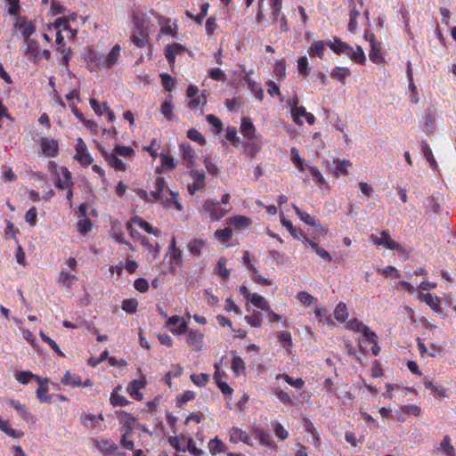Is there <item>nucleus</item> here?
<instances>
[{
    "label": "nucleus",
    "instance_id": "32",
    "mask_svg": "<svg viewBox=\"0 0 456 456\" xmlns=\"http://www.w3.org/2000/svg\"><path fill=\"white\" fill-rule=\"evenodd\" d=\"M250 302L257 308L267 311L269 310L267 301L262 296L256 293L251 295Z\"/></svg>",
    "mask_w": 456,
    "mask_h": 456
},
{
    "label": "nucleus",
    "instance_id": "59",
    "mask_svg": "<svg viewBox=\"0 0 456 456\" xmlns=\"http://www.w3.org/2000/svg\"><path fill=\"white\" fill-rule=\"evenodd\" d=\"M48 388L46 387H43V383L40 384V387L37 390V398L43 403H49L50 396L47 395Z\"/></svg>",
    "mask_w": 456,
    "mask_h": 456
},
{
    "label": "nucleus",
    "instance_id": "41",
    "mask_svg": "<svg viewBox=\"0 0 456 456\" xmlns=\"http://www.w3.org/2000/svg\"><path fill=\"white\" fill-rule=\"evenodd\" d=\"M209 451L212 454L222 452L224 451V444L221 440L216 437L209 443Z\"/></svg>",
    "mask_w": 456,
    "mask_h": 456
},
{
    "label": "nucleus",
    "instance_id": "63",
    "mask_svg": "<svg viewBox=\"0 0 456 456\" xmlns=\"http://www.w3.org/2000/svg\"><path fill=\"white\" fill-rule=\"evenodd\" d=\"M134 289L140 292H146L149 289V283L143 278H139L134 281Z\"/></svg>",
    "mask_w": 456,
    "mask_h": 456
},
{
    "label": "nucleus",
    "instance_id": "47",
    "mask_svg": "<svg viewBox=\"0 0 456 456\" xmlns=\"http://www.w3.org/2000/svg\"><path fill=\"white\" fill-rule=\"evenodd\" d=\"M41 338L43 339V341H45V343H47L50 347L55 352L57 353L59 355H61L63 356V353L62 351L60 349L59 346L57 345V343L52 339L50 337L46 336L44 332H40L39 333Z\"/></svg>",
    "mask_w": 456,
    "mask_h": 456
},
{
    "label": "nucleus",
    "instance_id": "46",
    "mask_svg": "<svg viewBox=\"0 0 456 456\" xmlns=\"http://www.w3.org/2000/svg\"><path fill=\"white\" fill-rule=\"evenodd\" d=\"M423 382H424V386L426 387V388H428L431 392H433L436 395H437L439 396H442V397H445L446 396V393H445L444 389L439 388L432 381H430L428 379H424Z\"/></svg>",
    "mask_w": 456,
    "mask_h": 456
},
{
    "label": "nucleus",
    "instance_id": "2",
    "mask_svg": "<svg viewBox=\"0 0 456 456\" xmlns=\"http://www.w3.org/2000/svg\"><path fill=\"white\" fill-rule=\"evenodd\" d=\"M202 214H208L214 221L222 219L228 212V210L221 208L218 201L206 200L200 208Z\"/></svg>",
    "mask_w": 456,
    "mask_h": 456
},
{
    "label": "nucleus",
    "instance_id": "22",
    "mask_svg": "<svg viewBox=\"0 0 456 456\" xmlns=\"http://www.w3.org/2000/svg\"><path fill=\"white\" fill-rule=\"evenodd\" d=\"M245 82L248 84V88L250 91L254 94L256 98H257L259 101H263L264 99V92L260 86L256 84L253 79H251L249 77L246 76L244 77Z\"/></svg>",
    "mask_w": 456,
    "mask_h": 456
},
{
    "label": "nucleus",
    "instance_id": "28",
    "mask_svg": "<svg viewBox=\"0 0 456 456\" xmlns=\"http://www.w3.org/2000/svg\"><path fill=\"white\" fill-rule=\"evenodd\" d=\"M10 405L17 411L19 415L25 420H28L31 417L30 413L27 411L26 406L18 401L12 400Z\"/></svg>",
    "mask_w": 456,
    "mask_h": 456
},
{
    "label": "nucleus",
    "instance_id": "40",
    "mask_svg": "<svg viewBox=\"0 0 456 456\" xmlns=\"http://www.w3.org/2000/svg\"><path fill=\"white\" fill-rule=\"evenodd\" d=\"M204 246L205 242L202 240L194 239L189 243L188 248L192 254L199 255Z\"/></svg>",
    "mask_w": 456,
    "mask_h": 456
},
{
    "label": "nucleus",
    "instance_id": "1",
    "mask_svg": "<svg viewBox=\"0 0 456 456\" xmlns=\"http://www.w3.org/2000/svg\"><path fill=\"white\" fill-rule=\"evenodd\" d=\"M150 40L149 21L142 12L133 14L132 43L139 48L146 46Z\"/></svg>",
    "mask_w": 456,
    "mask_h": 456
},
{
    "label": "nucleus",
    "instance_id": "33",
    "mask_svg": "<svg viewBox=\"0 0 456 456\" xmlns=\"http://www.w3.org/2000/svg\"><path fill=\"white\" fill-rule=\"evenodd\" d=\"M245 369L246 367L243 360L240 356H235L232 361V370L233 372L239 376L240 373H244Z\"/></svg>",
    "mask_w": 456,
    "mask_h": 456
},
{
    "label": "nucleus",
    "instance_id": "34",
    "mask_svg": "<svg viewBox=\"0 0 456 456\" xmlns=\"http://www.w3.org/2000/svg\"><path fill=\"white\" fill-rule=\"evenodd\" d=\"M348 57L360 64H363L366 61L365 53L361 46H357L356 50L352 47V53H349Z\"/></svg>",
    "mask_w": 456,
    "mask_h": 456
},
{
    "label": "nucleus",
    "instance_id": "48",
    "mask_svg": "<svg viewBox=\"0 0 456 456\" xmlns=\"http://www.w3.org/2000/svg\"><path fill=\"white\" fill-rule=\"evenodd\" d=\"M61 382L67 386L77 387L80 386V379L77 376L72 375L69 371L65 373L64 379Z\"/></svg>",
    "mask_w": 456,
    "mask_h": 456
},
{
    "label": "nucleus",
    "instance_id": "16",
    "mask_svg": "<svg viewBox=\"0 0 456 456\" xmlns=\"http://www.w3.org/2000/svg\"><path fill=\"white\" fill-rule=\"evenodd\" d=\"M15 378L20 384L23 385L28 384L32 379H36L39 384L48 382L47 379L43 380L40 377L34 375L30 371H19L15 374Z\"/></svg>",
    "mask_w": 456,
    "mask_h": 456
},
{
    "label": "nucleus",
    "instance_id": "58",
    "mask_svg": "<svg viewBox=\"0 0 456 456\" xmlns=\"http://www.w3.org/2000/svg\"><path fill=\"white\" fill-rule=\"evenodd\" d=\"M308 169H309L312 176L316 180V182L319 184H326L327 183L325 178L323 177V175L321 174L320 170L317 167L309 166Z\"/></svg>",
    "mask_w": 456,
    "mask_h": 456
},
{
    "label": "nucleus",
    "instance_id": "36",
    "mask_svg": "<svg viewBox=\"0 0 456 456\" xmlns=\"http://www.w3.org/2000/svg\"><path fill=\"white\" fill-rule=\"evenodd\" d=\"M293 208L295 209L296 214L299 216V218L302 221H304L305 223H306L307 224H309L311 226L316 225V222H315L314 218L312 217L309 214L300 210V208H297L296 205H293Z\"/></svg>",
    "mask_w": 456,
    "mask_h": 456
},
{
    "label": "nucleus",
    "instance_id": "61",
    "mask_svg": "<svg viewBox=\"0 0 456 456\" xmlns=\"http://www.w3.org/2000/svg\"><path fill=\"white\" fill-rule=\"evenodd\" d=\"M110 403L114 406H124L128 403V401L124 396L112 393L110 396Z\"/></svg>",
    "mask_w": 456,
    "mask_h": 456
},
{
    "label": "nucleus",
    "instance_id": "6",
    "mask_svg": "<svg viewBox=\"0 0 456 456\" xmlns=\"http://www.w3.org/2000/svg\"><path fill=\"white\" fill-rule=\"evenodd\" d=\"M40 147L42 153L47 157H55L58 153V142L53 139L42 138Z\"/></svg>",
    "mask_w": 456,
    "mask_h": 456
},
{
    "label": "nucleus",
    "instance_id": "26",
    "mask_svg": "<svg viewBox=\"0 0 456 456\" xmlns=\"http://www.w3.org/2000/svg\"><path fill=\"white\" fill-rule=\"evenodd\" d=\"M26 43V52L25 53L33 57L36 62L38 61V48L37 42L32 39H25Z\"/></svg>",
    "mask_w": 456,
    "mask_h": 456
},
{
    "label": "nucleus",
    "instance_id": "5",
    "mask_svg": "<svg viewBox=\"0 0 456 456\" xmlns=\"http://www.w3.org/2000/svg\"><path fill=\"white\" fill-rule=\"evenodd\" d=\"M365 39L369 41L370 50L369 53L370 60L375 63H380L383 61L381 53V44L376 40L374 34H365Z\"/></svg>",
    "mask_w": 456,
    "mask_h": 456
},
{
    "label": "nucleus",
    "instance_id": "45",
    "mask_svg": "<svg viewBox=\"0 0 456 456\" xmlns=\"http://www.w3.org/2000/svg\"><path fill=\"white\" fill-rule=\"evenodd\" d=\"M191 381L199 387H204L209 380V376L205 373L191 375Z\"/></svg>",
    "mask_w": 456,
    "mask_h": 456
},
{
    "label": "nucleus",
    "instance_id": "11",
    "mask_svg": "<svg viewBox=\"0 0 456 456\" xmlns=\"http://www.w3.org/2000/svg\"><path fill=\"white\" fill-rule=\"evenodd\" d=\"M154 190L161 192L163 194V192L166 191H168V193L173 197L174 200H175V204L176 206V208L180 210L181 209V205L180 203L176 200V197H177V193L169 190V189H167L166 188V182H165V179L161 176H158L154 182Z\"/></svg>",
    "mask_w": 456,
    "mask_h": 456
},
{
    "label": "nucleus",
    "instance_id": "10",
    "mask_svg": "<svg viewBox=\"0 0 456 456\" xmlns=\"http://www.w3.org/2000/svg\"><path fill=\"white\" fill-rule=\"evenodd\" d=\"M182 152V159L187 163L188 167H192L195 164L196 153L189 143H182L180 145Z\"/></svg>",
    "mask_w": 456,
    "mask_h": 456
},
{
    "label": "nucleus",
    "instance_id": "8",
    "mask_svg": "<svg viewBox=\"0 0 456 456\" xmlns=\"http://www.w3.org/2000/svg\"><path fill=\"white\" fill-rule=\"evenodd\" d=\"M102 156L104 157L107 163L113 167L115 170L124 171L126 165L119 159L114 152H108L102 149H100Z\"/></svg>",
    "mask_w": 456,
    "mask_h": 456
},
{
    "label": "nucleus",
    "instance_id": "7",
    "mask_svg": "<svg viewBox=\"0 0 456 456\" xmlns=\"http://www.w3.org/2000/svg\"><path fill=\"white\" fill-rule=\"evenodd\" d=\"M327 45L337 54H345L348 56L349 53H352V46L346 43L342 42L338 38H335L334 41L328 42Z\"/></svg>",
    "mask_w": 456,
    "mask_h": 456
},
{
    "label": "nucleus",
    "instance_id": "18",
    "mask_svg": "<svg viewBox=\"0 0 456 456\" xmlns=\"http://www.w3.org/2000/svg\"><path fill=\"white\" fill-rule=\"evenodd\" d=\"M144 387V381L142 380H134L132 381L128 387L127 391L131 396H133L135 400H142V395L139 392Z\"/></svg>",
    "mask_w": 456,
    "mask_h": 456
},
{
    "label": "nucleus",
    "instance_id": "23",
    "mask_svg": "<svg viewBox=\"0 0 456 456\" xmlns=\"http://www.w3.org/2000/svg\"><path fill=\"white\" fill-rule=\"evenodd\" d=\"M439 450L445 456H456L454 447L451 444V439L448 436H444L443 441L440 444Z\"/></svg>",
    "mask_w": 456,
    "mask_h": 456
},
{
    "label": "nucleus",
    "instance_id": "42",
    "mask_svg": "<svg viewBox=\"0 0 456 456\" xmlns=\"http://www.w3.org/2000/svg\"><path fill=\"white\" fill-rule=\"evenodd\" d=\"M77 280L75 275L69 274L63 271H61L59 274V282L61 283L66 289L70 288V283Z\"/></svg>",
    "mask_w": 456,
    "mask_h": 456
},
{
    "label": "nucleus",
    "instance_id": "25",
    "mask_svg": "<svg viewBox=\"0 0 456 456\" xmlns=\"http://www.w3.org/2000/svg\"><path fill=\"white\" fill-rule=\"evenodd\" d=\"M230 436L231 440H240L245 444H249V435L239 428H232L231 429Z\"/></svg>",
    "mask_w": 456,
    "mask_h": 456
},
{
    "label": "nucleus",
    "instance_id": "19",
    "mask_svg": "<svg viewBox=\"0 0 456 456\" xmlns=\"http://www.w3.org/2000/svg\"><path fill=\"white\" fill-rule=\"evenodd\" d=\"M203 334L195 331L190 330L187 335V343L189 346H193L196 350L200 348V345L202 343Z\"/></svg>",
    "mask_w": 456,
    "mask_h": 456
},
{
    "label": "nucleus",
    "instance_id": "31",
    "mask_svg": "<svg viewBox=\"0 0 456 456\" xmlns=\"http://www.w3.org/2000/svg\"><path fill=\"white\" fill-rule=\"evenodd\" d=\"M206 91L204 90L200 96H195L191 98L189 102V107L191 110H198L200 107L206 105L207 103V98L205 96Z\"/></svg>",
    "mask_w": 456,
    "mask_h": 456
},
{
    "label": "nucleus",
    "instance_id": "14",
    "mask_svg": "<svg viewBox=\"0 0 456 456\" xmlns=\"http://www.w3.org/2000/svg\"><path fill=\"white\" fill-rule=\"evenodd\" d=\"M94 445L103 454L114 453L118 450V445L114 442L108 439L95 441Z\"/></svg>",
    "mask_w": 456,
    "mask_h": 456
},
{
    "label": "nucleus",
    "instance_id": "44",
    "mask_svg": "<svg viewBox=\"0 0 456 456\" xmlns=\"http://www.w3.org/2000/svg\"><path fill=\"white\" fill-rule=\"evenodd\" d=\"M138 306V302L134 299H125L122 303V309L129 314H134L136 312Z\"/></svg>",
    "mask_w": 456,
    "mask_h": 456
},
{
    "label": "nucleus",
    "instance_id": "53",
    "mask_svg": "<svg viewBox=\"0 0 456 456\" xmlns=\"http://www.w3.org/2000/svg\"><path fill=\"white\" fill-rule=\"evenodd\" d=\"M77 160L83 166H89L93 163L94 159L87 151L76 154Z\"/></svg>",
    "mask_w": 456,
    "mask_h": 456
},
{
    "label": "nucleus",
    "instance_id": "4",
    "mask_svg": "<svg viewBox=\"0 0 456 456\" xmlns=\"http://www.w3.org/2000/svg\"><path fill=\"white\" fill-rule=\"evenodd\" d=\"M346 328L349 330L362 333L370 342H375V338H377V335L370 331L368 326L364 325L355 318L348 321L346 323Z\"/></svg>",
    "mask_w": 456,
    "mask_h": 456
},
{
    "label": "nucleus",
    "instance_id": "12",
    "mask_svg": "<svg viewBox=\"0 0 456 456\" xmlns=\"http://www.w3.org/2000/svg\"><path fill=\"white\" fill-rule=\"evenodd\" d=\"M120 46L118 45H116L113 46V48L111 49V51L110 52V53L107 55V56H103V61H102V66L104 68H110L112 67L114 64H116L119 55H120Z\"/></svg>",
    "mask_w": 456,
    "mask_h": 456
},
{
    "label": "nucleus",
    "instance_id": "60",
    "mask_svg": "<svg viewBox=\"0 0 456 456\" xmlns=\"http://www.w3.org/2000/svg\"><path fill=\"white\" fill-rule=\"evenodd\" d=\"M209 77L216 81L224 82L226 80L224 72L218 68L211 69L209 72Z\"/></svg>",
    "mask_w": 456,
    "mask_h": 456
},
{
    "label": "nucleus",
    "instance_id": "51",
    "mask_svg": "<svg viewBox=\"0 0 456 456\" xmlns=\"http://www.w3.org/2000/svg\"><path fill=\"white\" fill-rule=\"evenodd\" d=\"M232 236V232L230 228L219 229L215 232V238L222 241H227Z\"/></svg>",
    "mask_w": 456,
    "mask_h": 456
},
{
    "label": "nucleus",
    "instance_id": "56",
    "mask_svg": "<svg viewBox=\"0 0 456 456\" xmlns=\"http://www.w3.org/2000/svg\"><path fill=\"white\" fill-rule=\"evenodd\" d=\"M160 111L162 115L168 120L172 119L173 118V106L169 101L164 102V103L161 105Z\"/></svg>",
    "mask_w": 456,
    "mask_h": 456
},
{
    "label": "nucleus",
    "instance_id": "52",
    "mask_svg": "<svg viewBox=\"0 0 456 456\" xmlns=\"http://www.w3.org/2000/svg\"><path fill=\"white\" fill-rule=\"evenodd\" d=\"M187 136H188L189 139H191V140H192L194 142H198L200 144H205V142H206L205 138L195 128L189 129L188 132H187Z\"/></svg>",
    "mask_w": 456,
    "mask_h": 456
},
{
    "label": "nucleus",
    "instance_id": "3",
    "mask_svg": "<svg viewBox=\"0 0 456 456\" xmlns=\"http://www.w3.org/2000/svg\"><path fill=\"white\" fill-rule=\"evenodd\" d=\"M379 237L376 234H371L370 237V241L376 246H384L388 249L400 251L403 249L400 244L392 240L388 231H382Z\"/></svg>",
    "mask_w": 456,
    "mask_h": 456
},
{
    "label": "nucleus",
    "instance_id": "62",
    "mask_svg": "<svg viewBox=\"0 0 456 456\" xmlns=\"http://www.w3.org/2000/svg\"><path fill=\"white\" fill-rule=\"evenodd\" d=\"M186 449L194 456H200L203 454L202 450L197 448L195 442L191 438L187 439V447L185 450Z\"/></svg>",
    "mask_w": 456,
    "mask_h": 456
},
{
    "label": "nucleus",
    "instance_id": "21",
    "mask_svg": "<svg viewBox=\"0 0 456 456\" xmlns=\"http://www.w3.org/2000/svg\"><path fill=\"white\" fill-rule=\"evenodd\" d=\"M421 298L426 302V304L435 312H440V300L437 297L431 295L430 293L422 294Z\"/></svg>",
    "mask_w": 456,
    "mask_h": 456
},
{
    "label": "nucleus",
    "instance_id": "38",
    "mask_svg": "<svg viewBox=\"0 0 456 456\" xmlns=\"http://www.w3.org/2000/svg\"><path fill=\"white\" fill-rule=\"evenodd\" d=\"M335 163L337 164L336 171H335L336 176H338L339 175L347 174V168L352 166L351 162L349 160H346V159H344V160L338 159L337 161H335Z\"/></svg>",
    "mask_w": 456,
    "mask_h": 456
},
{
    "label": "nucleus",
    "instance_id": "30",
    "mask_svg": "<svg viewBox=\"0 0 456 456\" xmlns=\"http://www.w3.org/2000/svg\"><path fill=\"white\" fill-rule=\"evenodd\" d=\"M17 25L21 29L22 36L25 39H28L29 37L35 32V27L30 22L20 20Z\"/></svg>",
    "mask_w": 456,
    "mask_h": 456
},
{
    "label": "nucleus",
    "instance_id": "43",
    "mask_svg": "<svg viewBox=\"0 0 456 456\" xmlns=\"http://www.w3.org/2000/svg\"><path fill=\"white\" fill-rule=\"evenodd\" d=\"M291 160L295 166L301 171L305 169L304 160L300 158L298 150L293 147L290 151Z\"/></svg>",
    "mask_w": 456,
    "mask_h": 456
},
{
    "label": "nucleus",
    "instance_id": "64",
    "mask_svg": "<svg viewBox=\"0 0 456 456\" xmlns=\"http://www.w3.org/2000/svg\"><path fill=\"white\" fill-rule=\"evenodd\" d=\"M259 150L260 146L255 142H248L245 145V152L251 157H254Z\"/></svg>",
    "mask_w": 456,
    "mask_h": 456
},
{
    "label": "nucleus",
    "instance_id": "57",
    "mask_svg": "<svg viewBox=\"0 0 456 456\" xmlns=\"http://www.w3.org/2000/svg\"><path fill=\"white\" fill-rule=\"evenodd\" d=\"M37 211L35 207L30 208L25 214V220L31 225L34 226L37 223Z\"/></svg>",
    "mask_w": 456,
    "mask_h": 456
},
{
    "label": "nucleus",
    "instance_id": "49",
    "mask_svg": "<svg viewBox=\"0 0 456 456\" xmlns=\"http://www.w3.org/2000/svg\"><path fill=\"white\" fill-rule=\"evenodd\" d=\"M77 229L81 233L87 232L92 229L91 220L86 216H83L77 222Z\"/></svg>",
    "mask_w": 456,
    "mask_h": 456
},
{
    "label": "nucleus",
    "instance_id": "15",
    "mask_svg": "<svg viewBox=\"0 0 456 456\" xmlns=\"http://www.w3.org/2000/svg\"><path fill=\"white\" fill-rule=\"evenodd\" d=\"M227 222L229 224L232 225L238 230H245L251 224V220L244 216H235L230 217Z\"/></svg>",
    "mask_w": 456,
    "mask_h": 456
},
{
    "label": "nucleus",
    "instance_id": "9",
    "mask_svg": "<svg viewBox=\"0 0 456 456\" xmlns=\"http://www.w3.org/2000/svg\"><path fill=\"white\" fill-rule=\"evenodd\" d=\"M186 51L185 47L180 44L173 43L171 45H167L165 48V56L170 64L175 63V55L184 53Z\"/></svg>",
    "mask_w": 456,
    "mask_h": 456
},
{
    "label": "nucleus",
    "instance_id": "54",
    "mask_svg": "<svg viewBox=\"0 0 456 456\" xmlns=\"http://www.w3.org/2000/svg\"><path fill=\"white\" fill-rule=\"evenodd\" d=\"M159 157L161 159L162 167H165L167 169H173L175 167L176 162L172 157L167 156L163 153H161Z\"/></svg>",
    "mask_w": 456,
    "mask_h": 456
},
{
    "label": "nucleus",
    "instance_id": "50",
    "mask_svg": "<svg viewBox=\"0 0 456 456\" xmlns=\"http://www.w3.org/2000/svg\"><path fill=\"white\" fill-rule=\"evenodd\" d=\"M218 274L223 278L226 279L230 275V271L226 268V259L221 257L216 265Z\"/></svg>",
    "mask_w": 456,
    "mask_h": 456
},
{
    "label": "nucleus",
    "instance_id": "39",
    "mask_svg": "<svg viewBox=\"0 0 456 456\" xmlns=\"http://www.w3.org/2000/svg\"><path fill=\"white\" fill-rule=\"evenodd\" d=\"M324 46L325 44L322 41L315 42L309 50L310 55H316L319 58H322L324 54Z\"/></svg>",
    "mask_w": 456,
    "mask_h": 456
},
{
    "label": "nucleus",
    "instance_id": "55",
    "mask_svg": "<svg viewBox=\"0 0 456 456\" xmlns=\"http://www.w3.org/2000/svg\"><path fill=\"white\" fill-rule=\"evenodd\" d=\"M0 429L12 437H20L21 435L20 433H18L17 431H15L12 428H10L7 421L2 420L1 419H0Z\"/></svg>",
    "mask_w": 456,
    "mask_h": 456
},
{
    "label": "nucleus",
    "instance_id": "20",
    "mask_svg": "<svg viewBox=\"0 0 456 456\" xmlns=\"http://www.w3.org/2000/svg\"><path fill=\"white\" fill-rule=\"evenodd\" d=\"M133 223L143 229L146 232L153 234L156 237L160 234V231L159 229L153 228L148 222L139 216H134L133 218Z\"/></svg>",
    "mask_w": 456,
    "mask_h": 456
},
{
    "label": "nucleus",
    "instance_id": "37",
    "mask_svg": "<svg viewBox=\"0 0 456 456\" xmlns=\"http://www.w3.org/2000/svg\"><path fill=\"white\" fill-rule=\"evenodd\" d=\"M349 75L350 70L347 68L337 67L331 72V76L334 78H337L338 80L341 81L343 84H345V78Z\"/></svg>",
    "mask_w": 456,
    "mask_h": 456
},
{
    "label": "nucleus",
    "instance_id": "35",
    "mask_svg": "<svg viewBox=\"0 0 456 456\" xmlns=\"http://www.w3.org/2000/svg\"><path fill=\"white\" fill-rule=\"evenodd\" d=\"M297 297L305 306H310L317 302V298L307 292H299Z\"/></svg>",
    "mask_w": 456,
    "mask_h": 456
},
{
    "label": "nucleus",
    "instance_id": "27",
    "mask_svg": "<svg viewBox=\"0 0 456 456\" xmlns=\"http://www.w3.org/2000/svg\"><path fill=\"white\" fill-rule=\"evenodd\" d=\"M422 152L430 167L433 169H437V163L433 156L432 151L425 141L422 142Z\"/></svg>",
    "mask_w": 456,
    "mask_h": 456
},
{
    "label": "nucleus",
    "instance_id": "13",
    "mask_svg": "<svg viewBox=\"0 0 456 456\" xmlns=\"http://www.w3.org/2000/svg\"><path fill=\"white\" fill-rule=\"evenodd\" d=\"M255 126L249 118L243 117L241 118L240 132L244 137L253 139L255 137Z\"/></svg>",
    "mask_w": 456,
    "mask_h": 456
},
{
    "label": "nucleus",
    "instance_id": "24",
    "mask_svg": "<svg viewBox=\"0 0 456 456\" xmlns=\"http://www.w3.org/2000/svg\"><path fill=\"white\" fill-rule=\"evenodd\" d=\"M333 314L334 318L338 322H345L349 315L346 305L343 302H340L337 305Z\"/></svg>",
    "mask_w": 456,
    "mask_h": 456
},
{
    "label": "nucleus",
    "instance_id": "17",
    "mask_svg": "<svg viewBox=\"0 0 456 456\" xmlns=\"http://www.w3.org/2000/svg\"><path fill=\"white\" fill-rule=\"evenodd\" d=\"M118 419L121 423H123L129 433L132 432V430L138 426V423L136 421V419L129 414H127L125 411H119L118 412Z\"/></svg>",
    "mask_w": 456,
    "mask_h": 456
},
{
    "label": "nucleus",
    "instance_id": "29",
    "mask_svg": "<svg viewBox=\"0 0 456 456\" xmlns=\"http://www.w3.org/2000/svg\"><path fill=\"white\" fill-rule=\"evenodd\" d=\"M277 379H283L289 385L296 387V388H302L305 385V382L302 379L298 378L297 379H293L288 374H278L276 376Z\"/></svg>",
    "mask_w": 456,
    "mask_h": 456
}]
</instances>
